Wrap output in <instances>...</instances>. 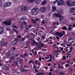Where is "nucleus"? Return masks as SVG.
I'll use <instances>...</instances> for the list:
<instances>
[{
    "mask_svg": "<svg viewBox=\"0 0 75 75\" xmlns=\"http://www.w3.org/2000/svg\"><path fill=\"white\" fill-rule=\"evenodd\" d=\"M17 44V41L16 40H13L11 44L13 45H15V44Z\"/></svg>",
    "mask_w": 75,
    "mask_h": 75,
    "instance_id": "14",
    "label": "nucleus"
},
{
    "mask_svg": "<svg viewBox=\"0 0 75 75\" xmlns=\"http://www.w3.org/2000/svg\"><path fill=\"white\" fill-rule=\"evenodd\" d=\"M29 29L28 28H26L25 29V32H26V33H29Z\"/></svg>",
    "mask_w": 75,
    "mask_h": 75,
    "instance_id": "23",
    "label": "nucleus"
},
{
    "mask_svg": "<svg viewBox=\"0 0 75 75\" xmlns=\"http://www.w3.org/2000/svg\"><path fill=\"white\" fill-rule=\"evenodd\" d=\"M3 23L6 24V25H11V21H8L3 22Z\"/></svg>",
    "mask_w": 75,
    "mask_h": 75,
    "instance_id": "8",
    "label": "nucleus"
},
{
    "mask_svg": "<svg viewBox=\"0 0 75 75\" xmlns=\"http://www.w3.org/2000/svg\"><path fill=\"white\" fill-rule=\"evenodd\" d=\"M70 12L71 13H75L74 12V8H71L70 9Z\"/></svg>",
    "mask_w": 75,
    "mask_h": 75,
    "instance_id": "16",
    "label": "nucleus"
},
{
    "mask_svg": "<svg viewBox=\"0 0 75 75\" xmlns=\"http://www.w3.org/2000/svg\"><path fill=\"white\" fill-rule=\"evenodd\" d=\"M5 31L4 30V28L3 27H0V34H3V33H4Z\"/></svg>",
    "mask_w": 75,
    "mask_h": 75,
    "instance_id": "5",
    "label": "nucleus"
},
{
    "mask_svg": "<svg viewBox=\"0 0 75 75\" xmlns=\"http://www.w3.org/2000/svg\"><path fill=\"white\" fill-rule=\"evenodd\" d=\"M41 18H44V16L43 15H42L41 16Z\"/></svg>",
    "mask_w": 75,
    "mask_h": 75,
    "instance_id": "53",
    "label": "nucleus"
},
{
    "mask_svg": "<svg viewBox=\"0 0 75 75\" xmlns=\"http://www.w3.org/2000/svg\"><path fill=\"white\" fill-rule=\"evenodd\" d=\"M74 13H75V8H73Z\"/></svg>",
    "mask_w": 75,
    "mask_h": 75,
    "instance_id": "64",
    "label": "nucleus"
},
{
    "mask_svg": "<svg viewBox=\"0 0 75 75\" xmlns=\"http://www.w3.org/2000/svg\"><path fill=\"white\" fill-rule=\"evenodd\" d=\"M14 63L15 64H16V65H18V63L17 62L14 61Z\"/></svg>",
    "mask_w": 75,
    "mask_h": 75,
    "instance_id": "32",
    "label": "nucleus"
},
{
    "mask_svg": "<svg viewBox=\"0 0 75 75\" xmlns=\"http://www.w3.org/2000/svg\"><path fill=\"white\" fill-rule=\"evenodd\" d=\"M65 4V1L63 0H60L57 2V4L58 6H61Z\"/></svg>",
    "mask_w": 75,
    "mask_h": 75,
    "instance_id": "2",
    "label": "nucleus"
},
{
    "mask_svg": "<svg viewBox=\"0 0 75 75\" xmlns=\"http://www.w3.org/2000/svg\"><path fill=\"white\" fill-rule=\"evenodd\" d=\"M32 26L31 25H29L28 26V27H29V28H31V27H32Z\"/></svg>",
    "mask_w": 75,
    "mask_h": 75,
    "instance_id": "43",
    "label": "nucleus"
},
{
    "mask_svg": "<svg viewBox=\"0 0 75 75\" xmlns=\"http://www.w3.org/2000/svg\"><path fill=\"white\" fill-rule=\"evenodd\" d=\"M26 10H27V8L25 6H22L21 9V13H24Z\"/></svg>",
    "mask_w": 75,
    "mask_h": 75,
    "instance_id": "7",
    "label": "nucleus"
},
{
    "mask_svg": "<svg viewBox=\"0 0 75 75\" xmlns=\"http://www.w3.org/2000/svg\"><path fill=\"white\" fill-rule=\"evenodd\" d=\"M24 68H28V66H24Z\"/></svg>",
    "mask_w": 75,
    "mask_h": 75,
    "instance_id": "52",
    "label": "nucleus"
},
{
    "mask_svg": "<svg viewBox=\"0 0 75 75\" xmlns=\"http://www.w3.org/2000/svg\"><path fill=\"white\" fill-rule=\"evenodd\" d=\"M40 12V10L38 8H34L32 9V13L33 15H37Z\"/></svg>",
    "mask_w": 75,
    "mask_h": 75,
    "instance_id": "1",
    "label": "nucleus"
},
{
    "mask_svg": "<svg viewBox=\"0 0 75 75\" xmlns=\"http://www.w3.org/2000/svg\"><path fill=\"white\" fill-rule=\"evenodd\" d=\"M46 3L47 1H43L42 2V5H44V4H46Z\"/></svg>",
    "mask_w": 75,
    "mask_h": 75,
    "instance_id": "22",
    "label": "nucleus"
},
{
    "mask_svg": "<svg viewBox=\"0 0 75 75\" xmlns=\"http://www.w3.org/2000/svg\"><path fill=\"white\" fill-rule=\"evenodd\" d=\"M56 38H57L58 39V40H59V37L58 36H57L56 37Z\"/></svg>",
    "mask_w": 75,
    "mask_h": 75,
    "instance_id": "60",
    "label": "nucleus"
},
{
    "mask_svg": "<svg viewBox=\"0 0 75 75\" xmlns=\"http://www.w3.org/2000/svg\"><path fill=\"white\" fill-rule=\"evenodd\" d=\"M69 42L72 43L74 42V39L72 38H70L68 39Z\"/></svg>",
    "mask_w": 75,
    "mask_h": 75,
    "instance_id": "13",
    "label": "nucleus"
},
{
    "mask_svg": "<svg viewBox=\"0 0 75 75\" xmlns=\"http://www.w3.org/2000/svg\"><path fill=\"white\" fill-rule=\"evenodd\" d=\"M59 74H60L61 75L62 74L63 75H64V73H62V72H60L59 73Z\"/></svg>",
    "mask_w": 75,
    "mask_h": 75,
    "instance_id": "46",
    "label": "nucleus"
},
{
    "mask_svg": "<svg viewBox=\"0 0 75 75\" xmlns=\"http://www.w3.org/2000/svg\"><path fill=\"white\" fill-rule=\"evenodd\" d=\"M72 5L73 6H75V1H74L72 3Z\"/></svg>",
    "mask_w": 75,
    "mask_h": 75,
    "instance_id": "28",
    "label": "nucleus"
},
{
    "mask_svg": "<svg viewBox=\"0 0 75 75\" xmlns=\"http://www.w3.org/2000/svg\"><path fill=\"white\" fill-rule=\"evenodd\" d=\"M19 28H20V29H21V30H22V29H23V25L20 26H19Z\"/></svg>",
    "mask_w": 75,
    "mask_h": 75,
    "instance_id": "33",
    "label": "nucleus"
},
{
    "mask_svg": "<svg viewBox=\"0 0 75 75\" xmlns=\"http://www.w3.org/2000/svg\"><path fill=\"white\" fill-rule=\"evenodd\" d=\"M66 67H69V64H66L65 65Z\"/></svg>",
    "mask_w": 75,
    "mask_h": 75,
    "instance_id": "57",
    "label": "nucleus"
},
{
    "mask_svg": "<svg viewBox=\"0 0 75 75\" xmlns=\"http://www.w3.org/2000/svg\"><path fill=\"white\" fill-rule=\"evenodd\" d=\"M12 27L13 28H17V27L15 25H12Z\"/></svg>",
    "mask_w": 75,
    "mask_h": 75,
    "instance_id": "31",
    "label": "nucleus"
},
{
    "mask_svg": "<svg viewBox=\"0 0 75 75\" xmlns=\"http://www.w3.org/2000/svg\"><path fill=\"white\" fill-rule=\"evenodd\" d=\"M59 18H60L59 21H61V20H62V19H63L64 18V17L62 16L61 15V17H59Z\"/></svg>",
    "mask_w": 75,
    "mask_h": 75,
    "instance_id": "29",
    "label": "nucleus"
},
{
    "mask_svg": "<svg viewBox=\"0 0 75 75\" xmlns=\"http://www.w3.org/2000/svg\"><path fill=\"white\" fill-rule=\"evenodd\" d=\"M27 19V17L25 16H24L22 18V20H25Z\"/></svg>",
    "mask_w": 75,
    "mask_h": 75,
    "instance_id": "21",
    "label": "nucleus"
},
{
    "mask_svg": "<svg viewBox=\"0 0 75 75\" xmlns=\"http://www.w3.org/2000/svg\"><path fill=\"white\" fill-rule=\"evenodd\" d=\"M37 68V67H35V66H33V68H34V69H35V68Z\"/></svg>",
    "mask_w": 75,
    "mask_h": 75,
    "instance_id": "62",
    "label": "nucleus"
},
{
    "mask_svg": "<svg viewBox=\"0 0 75 75\" xmlns=\"http://www.w3.org/2000/svg\"><path fill=\"white\" fill-rule=\"evenodd\" d=\"M1 44L3 45H7L8 44V43L6 42H1Z\"/></svg>",
    "mask_w": 75,
    "mask_h": 75,
    "instance_id": "12",
    "label": "nucleus"
},
{
    "mask_svg": "<svg viewBox=\"0 0 75 75\" xmlns=\"http://www.w3.org/2000/svg\"><path fill=\"white\" fill-rule=\"evenodd\" d=\"M27 1L29 3H33L34 1L33 0H27Z\"/></svg>",
    "mask_w": 75,
    "mask_h": 75,
    "instance_id": "24",
    "label": "nucleus"
},
{
    "mask_svg": "<svg viewBox=\"0 0 75 75\" xmlns=\"http://www.w3.org/2000/svg\"><path fill=\"white\" fill-rule=\"evenodd\" d=\"M32 22H33V23H35V20L32 19Z\"/></svg>",
    "mask_w": 75,
    "mask_h": 75,
    "instance_id": "39",
    "label": "nucleus"
},
{
    "mask_svg": "<svg viewBox=\"0 0 75 75\" xmlns=\"http://www.w3.org/2000/svg\"><path fill=\"white\" fill-rule=\"evenodd\" d=\"M62 29L64 30H67V27L65 26H64L62 28Z\"/></svg>",
    "mask_w": 75,
    "mask_h": 75,
    "instance_id": "18",
    "label": "nucleus"
},
{
    "mask_svg": "<svg viewBox=\"0 0 75 75\" xmlns=\"http://www.w3.org/2000/svg\"><path fill=\"white\" fill-rule=\"evenodd\" d=\"M11 5V2H7L6 3V7H10Z\"/></svg>",
    "mask_w": 75,
    "mask_h": 75,
    "instance_id": "11",
    "label": "nucleus"
},
{
    "mask_svg": "<svg viewBox=\"0 0 75 75\" xmlns=\"http://www.w3.org/2000/svg\"><path fill=\"white\" fill-rule=\"evenodd\" d=\"M25 38H23L21 39V41L23 42V41H24V40H25Z\"/></svg>",
    "mask_w": 75,
    "mask_h": 75,
    "instance_id": "36",
    "label": "nucleus"
},
{
    "mask_svg": "<svg viewBox=\"0 0 75 75\" xmlns=\"http://www.w3.org/2000/svg\"><path fill=\"white\" fill-rule=\"evenodd\" d=\"M42 75V73L41 72L38 73L37 74V75Z\"/></svg>",
    "mask_w": 75,
    "mask_h": 75,
    "instance_id": "37",
    "label": "nucleus"
},
{
    "mask_svg": "<svg viewBox=\"0 0 75 75\" xmlns=\"http://www.w3.org/2000/svg\"><path fill=\"white\" fill-rule=\"evenodd\" d=\"M66 59V57H65V56H64L63 57V60H65V59Z\"/></svg>",
    "mask_w": 75,
    "mask_h": 75,
    "instance_id": "51",
    "label": "nucleus"
},
{
    "mask_svg": "<svg viewBox=\"0 0 75 75\" xmlns=\"http://www.w3.org/2000/svg\"><path fill=\"white\" fill-rule=\"evenodd\" d=\"M15 59V57L14 56H12L10 58V59H11V60H12V61H14Z\"/></svg>",
    "mask_w": 75,
    "mask_h": 75,
    "instance_id": "20",
    "label": "nucleus"
},
{
    "mask_svg": "<svg viewBox=\"0 0 75 75\" xmlns=\"http://www.w3.org/2000/svg\"><path fill=\"white\" fill-rule=\"evenodd\" d=\"M73 27H75V23H74L73 25Z\"/></svg>",
    "mask_w": 75,
    "mask_h": 75,
    "instance_id": "63",
    "label": "nucleus"
},
{
    "mask_svg": "<svg viewBox=\"0 0 75 75\" xmlns=\"http://www.w3.org/2000/svg\"><path fill=\"white\" fill-rule=\"evenodd\" d=\"M19 24L20 26H22V25H23V23L21 22H20L19 23Z\"/></svg>",
    "mask_w": 75,
    "mask_h": 75,
    "instance_id": "25",
    "label": "nucleus"
},
{
    "mask_svg": "<svg viewBox=\"0 0 75 75\" xmlns=\"http://www.w3.org/2000/svg\"><path fill=\"white\" fill-rule=\"evenodd\" d=\"M3 6V4L2 3V2H1V1H0V7H2V6Z\"/></svg>",
    "mask_w": 75,
    "mask_h": 75,
    "instance_id": "30",
    "label": "nucleus"
},
{
    "mask_svg": "<svg viewBox=\"0 0 75 75\" xmlns=\"http://www.w3.org/2000/svg\"><path fill=\"white\" fill-rule=\"evenodd\" d=\"M42 24H45V22L44 21H42Z\"/></svg>",
    "mask_w": 75,
    "mask_h": 75,
    "instance_id": "41",
    "label": "nucleus"
},
{
    "mask_svg": "<svg viewBox=\"0 0 75 75\" xmlns=\"http://www.w3.org/2000/svg\"><path fill=\"white\" fill-rule=\"evenodd\" d=\"M57 12L58 14L62 15L63 14V10L60 9H57Z\"/></svg>",
    "mask_w": 75,
    "mask_h": 75,
    "instance_id": "6",
    "label": "nucleus"
},
{
    "mask_svg": "<svg viewBox=\"0 0 75 75\" xmlns=\"http://www.w3.org/2000/svg\"><path fill=\"white\" fill-rule=\"evenodd\" d=\"M13 31H15V32H16V33H18V31H16V29H13Z\"/></svg>",
    "mask_w": 75,
    "mask_h": 75,
    "instance_id": "44",
    "label": "nucleus"
},
{
    "mask_svg": "<svg viewBox=\"0 0 75 75\" xmlns=\"http://www.w3.org/2000/svg\"><path fill=\"white\" fill-rule=\"evenodd\" d=\"M72 25H69V27H72Z\"/></svg>",
    "mask_w": 75,
    "mask_h": 75,
    "instance_id": "58",
    "label": "nucleus"
},
{
    "mask_svg": "<svg viewBox=\"0 0 75 75\" xmlns=\"http://www.w3.org/2000/svg\"><path fill=\"white\" fill-rule=\"evenodd\" d=\"M53 16H54V17H61V15L57 13H54L53 14Z\"/></svg>",
    "mask_w": 75,
    "mask_h": 75,
    "instance_id": "9",
    "label": "nucleus"
},
{
    "mask_svg": "<svg viewBox=\"0 0 75 75\" xmlns=\"http://www.w3.org/2000/svg\"><path fill=\"white\" fill-rule=\"evenodd\" d=\"M42 38H43V40H44V39H45V36H44V35H42Z\"/></svg>",
    "mask_w": 75,
    "mask_h": 75,
    "instance_id": "48",
    "label": "nucleus"
},
{
    "mask_svg": "<svg viewBox=\"0 0 75 75\" xmlns=\"http://www.w3.org/2000/svg\"><path fill=\"white\" fill-rule=\"evenodd\" d=\"M41 0H35V3H36V4H40V3L41 2Z\"/></svg>",
    "mask_w": 75,
    "mask_h": 75,
    "instance_id": "15",
    "label": "nucleus"
},
{
    "mask_svg": "<svg viewBox=\"0 0 75 75\" xmlns=\"http://www.w3.org/2000/svg\"><path fill=\"white\" fill-rule=\"evenodd\" d=\"M37 52L36 51L35 52V53L34 55H37Z\"/></svg>",
    "mask_w": 75,
    "mask_h": 75,
    "instance_id": "54",
    "label": "nucleus"
},
{
    "mask_svg": "<svg viewBox=\"0 0 75 75\" xmlns=\"http://www.w3.org/2000/svg\"><path fill=\"white\" fill-rule=\"evenodd\" d=\"M24 71L26 72V71H27V70L25 69H24L22 70V72H24Z\"/></svg>",
    "mask_w": 75,
    "mask_h": 75,
    "instance_id": "38",
    "label": "nucleus"
},
{
    "mask_svg": "<svg viewBox=\"0 0 75 75\" xmlns=\"http://www.w3.org/2000/svg\"><path fill=\"white\" fill-rule=\"evenodd\" d=\"M29 64H30V63H31L32 62H33V60H31L30 61H29Z\"/></svg>",
    "mask_w": 75,
    "mask_h": 75,
    "instance_id": "61",
    "label": "nucleus"
},
{
    "mask_svg": "<svg viewBox=\"0 0 75 75\" xmlns=\"http://www.w3.org/2000/svg\"><path fill=\"white\" fill-rule=\"evenodd\" d=\"M33 23L35 25H37V23L36 22H35Z\"/></svg>",
    "mask_w": 75,
    "mask_h": 75,
    "instance_id": "42",
    "label": "nucleus"
},
{
    "mask_svg": "<svg viewBox=\"0 0 75 75\" xmlns=\"http://www.w3.org/2000/svg\"><path fill=\"white\" fill-rule=\"evenodd\" d=\"M16 49V48L14 47H12V49L13 50H15Z\"/></svg>",
    "mask_w": 75,
    "mask_h": 75,
    "instance_id": "49",
    "label": "nucleus"
},
{
    "mask_svg": "<svg viewBox=\"0 0 75 75\" xmlns=\"http://www.w3.org/2000/svg\"><path fill=\"white\" fill-rule=\"evenodd\" d=\"M13 54H14V51L12 50L9 51H8V53H7V57H9L11 55H13Z\"/></svg>",
    "mask_w": 75,
    "mask_h": 75,
    "instance_id": "3",
    "label": "nucleus"
},
{
    "mask_svg": "<svg viewBox=\"0 0 75 75\" xmlns=\"http://www.w3.org/2000/svg\"><path fill=\"white\" fill-rule=\"evenodd\" d=\"M3 68L4 70H5V69L7 70V69H9V67H8L5 66Z\"/></svg>",
    "mask_w": 75,
    "mask_h": 75,
    "instance_id": "19",
    "label": "nucleus"
},
{
    "mask_svg": "<svg viewBox=\"0 0 75 75\" xmlns=\"http://www.w3.org/2000/svg\"><path fill=\"white\" fill-rule=\"evenodd\" d=\"M52 11L54 12L55 11H56L57 10V8L55 6H53L52 7Z\"/></svg>",
    "mask_w": 75,
    "mask_h": 75,
    "instance_id": "17",
    "label": "nucleus"
},
{
    "mask_svg": "<svg viewBox=\"0 0 75 75\" xmlns=\"http://www.w3.org/2000/svg\"><path fill=\"white\" fill-rule=\"evenodd\" d=\"M23 23L25 25V24H26V22H25V21H23Z\"/></svg>",
    "mask_w": 75,
    "mask_h": 75,
    "instance_id": "47",
    "label": "nucleus"
},
{
    "mask_svg": "<svg viewBox=\"0 0 75 75\" xmlns=\"http://www.w3.org/2000/svg\"><path fill=\"white\" fill-rule=\"evenodd\" d=\"M18 38H21V37L20 35H18Z\"/></svg>",
    "mask_w": 75,
    "mask_h": 75,
    "instance_id": "45",
    "label": "nucleus"
},
{
    "mask_svg": "<svg viewBox=\"0 0 75 75\" xmlns=\"http://www.w3.org/2000/svg\"><path fill=\"white\" fill-rule=\"evenodd\" d=\"M20 44L21 45H23V42L21 41L20 42Z\"/></svg>",
    "mask_w": 75,
    "mask_h": 75,
    "instance_id": "50",
    "label": "nucleus"
},
{
    "mask_svg": "<svg viewBox=\"0 0 75 75\" xmlns=\"http://www.w3.org/2000/svg\"><path fill=\"white\" fill-rule=\"evenodd\" d=\"M72 30V28L71 27H69L68 28V30L69 31H71Z\"/></svg>",
    "mask_w": 75,
    "mask_h": 75,
    "instance_id": "35",
    "label": "nucleus"
},
{
    "mask_svg": "<svg viewBox=\"0 0 75 75\" xmlns=\"http://www.w3.org/2000/svg\"><path fill=\"white\" fill-rule=\"evenodd\" d=\"M59 68L60 69L62 68V67L60 66H59Z\"/></svg>",
    "mask_w": 75,
    "mask_h": 75,
    "instance_id": "55",
    "label": "nucleus"
},
{
    "mask_svg": "<svg viewBox=\"0 0 75 75\" xmlns=\"http://www.w3.org/2000/svg\"><path fill=\"white\" fill-rule=\"evenodd\" d=\"M40 11L42 13H45L46 11V7L45 6L41 7L40 8Z\"/></svg>",
    "mask_w": 75,
    "mask_h": 75,
    "instance_id": "4",
    "label": "nucleus"
},
{
    "mask_svg": "<svg viewBox=\"0 0 75 75\" xmlns=\"http://www.w3.org/2000/svg\"><path fill=\"white\" fill-rule=\"evenodd\" d=\"M59 37H62L63 36V34L59 33Z\"/></svg>",
    "mask_w": 75,
    "mask_h": 75,
    "instance_id": "27",
    "label": "nucleus"
},
{
    "mask_svg": "<svg viewBox=\"0 0 75 75\" xmlns=\"http://www.w3.org/2000/svg\"><path fill=\"white\" fill-rule=\"evenodd\" d=\"M57 1H58V0H56L54 2V4H55V3H57Z\"/></svg>",
    "mask_w": 75,
    "mask_h": 75,
    "instance_id": "56",
    "label": "nucleus"
},
{
    "mask_svg": "<svg viewBox=\"0 0 75 75\" xmlns=\"http://www.w3.org/2000/svg\"><path fill=\"white\" fill-rule=\"evenodd\" d=\"M72 47H71L70 48V51L67 52V53H69V52H71V51H72Z\"/></svg>",
    "mask_w": 75,
    "mask_h": 75,
    "instance_id": "26",
    "label": "nucleus"
},
{
    "mask_svg": "<svg viewBox=\"0 0 75 75\" xmlns=\"http://www.w3.org/2000/svg\"><path fill=\"white\" fill-rule=\"evenodd\" d=\"M38 63V61H37V60H35V63L36 64V65H37Z\"/></svg>",
    "mask_w": 75,
    "mask_h": 75,
    "instance_id": "40",
    "label": "nucleus"
},
{
    "mask_svg": "<svg viewBox=\"0 0 75 75\" xmlns=\"http://www.w3.org/2000/svg\"><path fill=\"white\" fill-rule=\"evenodd\" d=\"M71 19L72 21H75V18H73V17H71Z\"/></svg>",
    "mask_w": 75,
    "mask_h": 75,
    "instance_id": "34",
    "label": "nucleus"
},
{
    "mask_svg": "<svg viewBox=\"0 0 75 75\" xmlns=\"http://www.w3.org/2000/svg\"><path fill=\"white\" fill-rule=\"evenodd\" d=\"M38 20H39V19H38V18H36L35 21H38Z\"/></svg>",
    "mask_w": 75,
    "mask_h": 75,
    "instance_id": "59",
    "label": "nucleus"
},
{
    "mask_svg": "<svg viewBox=\"0 0 75 75\" xmlns=\"http://www.w3.org/2000/svg\"><path fill=\"white\" fill-rule=\"evenodd\" d=\"M72 3V1H67V4L69 6H71Z\"/></svg>",
    "mask_w": 75,
    "mask_h": 75,
    "instance_id": "10",
    "label": "nucleus"
}]
</instances>
